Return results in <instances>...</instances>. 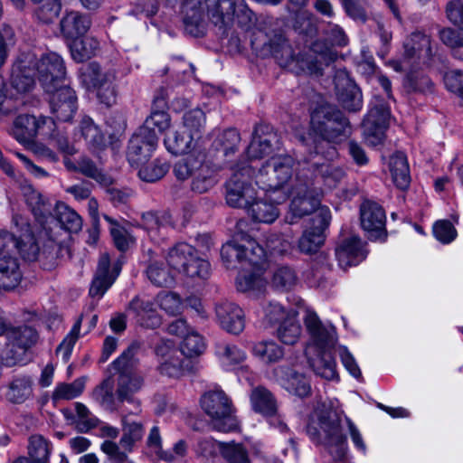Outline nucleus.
I'll use <instances>...</instances> for the list:
<instances>
[{
    "label": "nucleus",
    "mask_w": 463,
    "mask_h": 463,
    "mask_svg": "<svg viewBox=\"0 0 463 463\" xmlns=\"http://www.w3.org/2000/svg\"><path fill=\"white\" fill-rule=\"evenodd\" d=\"M295 160L288 155L271 156L254 175L255 184L266 197L276 203L291 197L290 211L294 217H303L315 212L319 206L320 190L315 187L314 180L308 177L309 170L302 169L296 175L290 189L285 185L291 179Z\"/></svg>",
    "instance_id": "f257e3e1"
},
{
    "label": "nucleus",
    "mask_w": 463,
    "mask_h": 463,
    "mask_svg": "<svg viewBox=\"0 0 463 463\" xmlns=\"http://www.w3.org/2000/svg\"><path fill=\"white\" fill-rule=\"evenodd\" d=\"M221 257L228 269L236 268L237 263L241 264V270L236 279L239 291L257 297L266 290V251L255 240L250 237L234 238L222 245Z\"/></svg>",
    "instance_id": "f03ea898"
},
{
    "label": "nucleus",
    "mask_w": 463,
    "mask_h": 463,
    "mask_svg": "<svg viewBox=\"0 0 463 463\" xmlns=\"http://www.w3.org/2000/svg\"><path fill=\"white\" fill-rule=\"evenodd\" d=\"M36 76L46 91H52L65 76L63 59L56 52H47L40 59L31 52L21 53L12 69L13 87L27 92L34 86Z\"/></svg>",
    "instance_id": "7ed1b4c3"
},
{
    "label": "nucleus",
    "mask_w": 463,
    "mask_h": 463,
    "mask_svg": "<svg viewBox=\"0 0 463 463\" xmlns=\"http://www.w3.org/2000/svg\"><path fill=\"white\" fill-rule=\"evenodd\" d=\"M254 171L250 165L238 166L226 184V202L234 208H245L251 218L259 222L271 223L279 215L276 203L252 186ZM262 194H264L262 192Z\"/></svg>",
    "instance_id": "20e7f679"
},
{
    "label": "nucleus",
    "mask_w": 463,
    "mask_h": 463,
    "mask_svg": "<svg viewBox=\"0 0 463 463\" xmlns=\"http://www.w3.org/2000/svg\"><path fill=\"white\" fill-rule=\"evenodd\" d=\"M343 411H338L325 404L318 405L311 412L307 425L310 439L322 445L335 460H341L345 454L347 442L343 432Z\"/></svg>",
    "instance_id": "39448f33"
},
{
    "label": "nucleus",
    "mask_w": 463,
    "mask_h": 463,
    "mask_svg": "<svg viewBox=\"0 0 463 463\" xmlns=\"http://www.w3.org/2000/svg\"><path fill=\"white\" fill-rule=\"evenodd\" d=\"M304 323L311 337V343L306 348L310 366L322 378L335 379V362L330 352L334 342V327L322 324L317 315L309 309L306 310Z\"/></svg>",
    "instance_id": "423d86ee"
},
{
    "label": "nucleus",
    "mask_w": 463,
    "mask_h": 463,
    "mask_svg": "<svg viewBox=\"0 0 463 463\" xmlns=\"http://www.w3.org/2000/svg\"><path fill=\"white\" fill-rule=\"evenodd\" d=\"M139 350L137 343H132L112 364L111 366L118 373L117 380V396L121 402L136 403L134 394L139 392L144 385V376L137 369L138 359L137 354Z\"/></svg>",
    "instance_id": "0eeeda50"
},
{
    "label": "nucleus",
    "mask_w": 463,
    "mask_h": 463,
    "mask_svg": "<svg viewBox=\"0 0 463 463\" xmlns=\"http://www.w3.org/2000/svg\"><path fill=\"white\" fill-rule=\"evenodd\" d=\"M200 404L216 430L230 432L238 429L232 400L220 387L215 386L204 392L201 396Z\"/></svg>",
    "instance_id": "6e6552de"
},
{
    "label": "nucleus",
    "mask_w": 463,
    "mask_h": 463,
    "mask_svg": "<svg viewBox=\"0 0 463 463\" xmlns=\"http://www.w3.org/2000/svg\"><path fill=\"white\" fill-rule=\"evenodd\" d=\"M174 173L182 181L192 178L191 188L199 194L206 193L218 183L216 171L204 162L203 154H191L181 159L175 165Z\"/></svg>",
    "instance_id": "1a4fd4ad"
},
{
    "label": "nucleus",
    "mask_w": 463,
    "mask_h": 463,
    "mask_svg": "<svg viewBox=\"0 0 463 463\" xmlns=\"http://www.w3.org/2000/svg\"><path fill=\"white\" fill-rule=\"evenodd\" d=\"M312 130L327 142H338L349 133V123L344 114L331 105L317 108L311 114Z\"/></svg>",
    "instance_id": "9d476101"
},
{
    "label": "nucleus",
    "mask_w": 463,
    "mask_h": 463,
    "mask_svg": "<svg viewBox=\"0 0 463 463\" xmlns=\"http://www.w3.org/2000/svg\"><path fill=\"white\" fill-rule=\"evenodd\" d=\"M13 222L16 227L14 233L0 229V245L11 253L16 249L21 257L26 260H35L39 255L40 247L31 225L22 215H14Z\"/></svg>",
    "instance_id": "9b49d317"
},
{
    "label": "nucleus",
    "mask_w": 463,
    "mask_h": 463,
    "mask_svg": "<svg viewBox=\"0 0 463 463\" xmlns=\"http://www.w3.org/2000/svg\"><path fill=\"white\" fill-rule=\"evenodd\" d=\"M81 83L96 92L99 100L110 107L117 100L116 73L112 70H102L96 62H90L80 69Z\"/></svg>",
    "instance_id": "f8f14e48"
},
{
    "label": "nucleus",
    "mask_w": 463,
    "mask_h": 463,
    "mask_svg": "<svg viewBox=\"0 0 463 463\" xmlns=\"http://www.w3.org/2000/svg\"><path fill=\"white\" fill-rule=\"evenodd\" d=\"M402 59L389 61L396 71L410 70L419 64H427L433 56L430 37L422 32L415 31L403 43Z\"/></svg>",
    "instance_id": "ddd939ff"
},
{
    "label": "nucleus",
    "mask_w": 463,
    "mask_h": 463,
    "mask_svg": "<svg viewBox=\"0 0 463 463\" xmlns=\"http://www.w3.org/2000/svg\"><path fill=\"white\" fill-rule=\"evenodd\" d=\"M389 120V107L383 100L375 98L363 123L364 138L369 146H376L383 143Z\"/></svg>",
    "instance_id": "4468645a"
},
{
    "label": "nucleus",
    "mask_w": 463,
    "mask_h": 463,
    "mask_svg": "<svg viewBox=\"0 0 463 463\" xmlns=\"http://www.w3.org/2000/svg\"><path fill=\"white\" fill-rule=\"evenodd\" d=\"M158 145V137L155 130L139 128L131 137L127 152V157L133 167L147 162Z\"/></svg>",
    "instance_id": "2eb2a0df"
},
{
    "label": "nucleus",
    "mask_w": 463,
    "mask_h": 463,
    "mask_svg": "<svg viewBox=\"0 0 463 463\" xmlns=\"http://www.w3.org/2000/svg\"><path fill=\"white\" fill-rule=\"evenodd\" d=\"M269 50L281 67L288 68L290 71L307 70L313 72L318 69L317 62L306 61L303 59L296 57L292 47L282 35H276L269 43Z\"/></svg>",
    "instance_id": "dca6fc26"
},
{
    "label": "nucleus",
    "mask_w": 463,
    "mask_h": 463,
    "mask_svg": "<svg viewBox=\"0 0 463 463\" xmlns=\"http://www.w3.org/2000/svg\"><path fill=\"white\" fill-rule=\"evenodd\" d=\"M207 13L223 24L238 19L239 23L251 20L252 13L243 0H212Z\"/></svg>",
    "instance_id": "f3484780"
},
{
    "label": "nucleus",
    "mask_w": 463,
    "mask_h": 463,
    "mask_svg": "<svg viewBox=\"0 0 463 463\" xmlns=\"http://www.w3.org/2000/svg\"><path fill=\"white\" fill-rule=\"evenodd\" d=\"M362 228L367 232L369 239L385 238L386 216L381 205L374 202L365 201L360 207Z\"/></svg>",
    "instance_id": "a211bd4d"
},
{
    "label": "nucleus",
    "mask_w": 463,
    "mask_h": 463,
    "mask_svg": "<svg viewBox=\"0 0 463 463\" xmlns=\"http://www.w3.org/2000/svg\"><path fill=\"white\" fill-rule=\"evenodd\" d=\"M215 317L218 325L227 333L239 335L245 328V313L233 302L223 300L217 303Z\"/></svg>",
    "instance_id": "6ab92c4d"
},
{
    "label": "nucleus",
    "mask_w": 463,
    "mask_h": 463,
    "mask_svg": "<svg viewBox=\"0 0 463 463\" xmlns=\"http://www.w3.org/2000/svg\"><path fill=\"white\" fill-rule=\"evenodd\" d=\"M330 220L329 209L321 208L314 218L316 226L310 230H306L299 239L298 248L301 252L312 254L318 250L325 241L324 229L327 227Z\"/></svg>",
    "instance_id": "aec40b11"
},
{
    "label": "nucleus",
    "mask_w": 463,
    "mask_h": 463,
    "mask_svg": "<svg viewBox=\"0 0 463 463\" xmlns=\"http://www.w3.org/2000/svg\"><path fill=\"white\" fill-rule=\"evenodd\" d=\"M50 104L52 112L61 121H69L72 118L77 109V97L75 91L68 86H57L52 88Z\"/></svg>",
    "instance_id": "412c9836"
},
{
    "label": "nucleus",
    "mask_w": 463,
    "mask_h": 463,
    "mask_svg": "<svg viewBox=\"0 0 463 463\" xmlns=\"http://www.w3.org/2000/svg\"><path fill=\"white\" fill-rule=\"evenodd\" d=\"M128 311L133 316L136 323L142 327L156 328L162 323L155 303L147 298L135 297L129 302Z\"/></svg>",
    "instance_id": "4be33fe9"
},
{
    "label": "nucleus",
    "mask_w": 463,
    "mask_h": 463,
    "mask_svg": "<svg viewBox=\"0 0 463 463\" xmlns=\"http://www.w3.org/2000/svg\"><path fill=\"white\" fill-rule=\"evenodd\" d=\"M366 257V251L359 237L344 238L335 248V258L340 268L345 269L358 265Z\"/></svg>",
    "instance_id": "5701e85b"
},
{
    "label": "nucleus",
    "mask_w": 463,
    "mask_h": 463,
    "mask_svg": "<svg viewBox=\"0 0 463 463\" xmlns=\"http://www.w3.org/2000/svg\"><path fill=\"white\" fill-rule=\"evenodd\" d=\"M180 5V13L185 30L197 35L200 32L199 27L202 24L205 13L209 8L212 0H176Z\"/></svg>",
    "instance_id": "b1692460"
},
{
    "label": "nucleus",
    "mask_w": 463,
    "mask_h": 463,
    "mask_svg": "<svg viewBox=\"0 0 463 463\" xmlns=\"http://www.w3.org/2000/svg\"><path fill=\"white\" fill-rule=\"evenodd\" d=\"M276 133L270 131L268 127H256L251 142L247 148V156L250 159H260L270 156L278 145Z\"/></svg>",
    "instance_id": "393cba45"
},
{
    "label": "nucleus",
    "mask_w": 463,
    "mask_h": 463,
    "mask_svg": "<svg viewBox=\"0 0 463 463\" xmlns=\"http://www.w3.org/2000/svg\"><path fill=\"white\" fill-rule=\"evenodd\" d=\"M273 374L276 381L288 392L299 397H306L310 393V383L305 375L284 365L274 368Z\"/></svg>",
    "instance_id": "a878e982"
},
{
    "label": "nucleus",
    "mask_w": 463,
    "mask_h": 463,
    "mask_svg": "<svg viewBox=\"0 0 463 463\" xmlns=\"http://www.w3.org/2000/svg\"><path fill=\"white\" fill-rule=\"evenodd\" d=\"M110 260L107 253L100 256L96 275L90 288V295L92 298H100L111 287L119 274L120 268L115 266L109 273Z\"/></svg>",
    "instance_id": "bb28decb"
},
{
    "label": "nucleus",
    "mask_w": 463,
    "mask_h": 463,
    "mask_svg": "<svg viewBox=\"0 0 463 463\" xmlns=\"http://www.w3.org/2000/svg\"><path fill=\"white\" fill-rule=\"evenodd\" d=\"M22 280L18 259L0 245V289L12 290Z\"/></svg>",
    "instance_id": "cd10ccee"
},
{
    "label": "nucleus",
    "mask_w": 463,
    "mask_h": 463,
    "mask_svg": "<svg viewBox=\"0 0 463 463\" xmlns=\"http://www.w3.org/2000/svg\"><path fill=\"white\" fill-rule=\"evenodd\" d=\"M61 34L69 41L84 36L91 26L90 16L78 11L67 12L60 22Z\"/></svg>",
    "instance_id": "c85d7f7f"
},
{
    "label": "nucleus",
    "mask_w": 463,
    "mask_h": 463,
    "mask_svg": "<svg viewBox=\"0 0 463 463\" xmlns=\"http://www.w3.org/2000/svg\"><path fill=\"white\" fill-rule=\"evenodd\" d=\"M195 139L179 125L170 128L165 135L164 145L166 150L175 156L184 155L194 147Z\"/></svg>",
    "instance_id": "c756f323"
},
{
    "label": "nucleus",
    "mask_w": 463,
    "mask_h": 463,
    "mask_svg": "<svg viewBox=\"0 0 463 463\" xmlns=\"http://www.w3.org/2000/svg\"><path fill=\"white\" fill-rule=\"evenodd\" d=\"M5 400L12 404H23L33 395V380L28 375L14 377L5 386Z\"/></svg>",
    "instance_id": "7c9ffc66"
},
{
    "label": "nucleus",
    "mask_w": 463,
    "mask_h": 463,
    "mask_svg": "<svg viewBox=\"0 0 463 463\" xmlns=\"http://www.w3.org/2000/svg\"><path fill=\"white\" fill-rule=\"evenodd\" d=\"M312 170L310 168L307 169L309 170L308 177L314 180V185L320 190V193H322V190L317 186L320 182L319 178L323 181L325 185L332 188L335 187L345 176V171L341 167L331 164H319L317 162L312 165ZM321 196L322 194H320L319 199Z\"/></svg>",
    "instance_id": "2f4dec72"
},
{
    "label": "nucleus",
    "mask_w": 463,
    "mask_h": 463,
    "mask_svg": "<svg viewBox=\"0 0 463 463\" xmlns=\"http://www.w3.org/2000/svg\"><path fill=\"white\" fill-rule=\"evenodd\" d=\"M142 226L153 241L165 236L166 230L172 226V216L167 212H147L142 214Z\"/></svg>",
    "instance_id": "473e14b6"
},
{
    "label": "nucleus",
    "mask_w": 463,
    "mask_h": 463,
    "mask_svg": "<svg viewBox=\"0 0 463 463\" xmlns=\"http://www.w3.org/2000/svg\"><path fill=\"white\" fill-rule=\"evenodd\" d=\"M196 253L197 250L192 245L178 242L168 250L165 260L171 269L181 273Z\"/></svg>",
    "instance_id": "72a5a7b5"
},
{
    "label": "nucleus",
    "mask_w": 463,
    "mask_h": 463,
    "mask_svg": "<svg viewBox=\"0 0 463 463\" xmlns=\"http://www.w3.org/2000/svg\"><path fill=\"white\" fill-rule=\"evenodd\" d=\"M69 48L72 59L83 62L99 52V42L92 36L75 38L71 40Z\"/></svg>",
    "instance_id": "f704fd0d"
},
{
    "label": "nucleus",
    "mask_w": 463,
    "mask_h": 463,
    "mask_svg": "<svg viewBox=\"0 0 463 463\" xmlns=\"http://www.w3.org/2000/svg\"><path fill=\"white\" fill-rule=\"evenodd\" d=\"M250 401L252 409L264 416H272L277 411L275 397L263 386H257L252 389Z\"/></svg>",
    "instance_id": "c9c22d12"
},
{
    "label": "nucleus",
    "mask_w": 463,
    "mask_h": 463,
    "mask_svg": "<svg viewBox=\"0 0 463 463\" xmlns=\"http://www.w3.org/2000/svg\"><path fill=\"white\" fill-rule=\"evenodd\" d=\"M166 107L167 103L164 97H156L153 101L152 112L141 128H146L147 130H154L153 128H156L159 132L168 129L171 118L165 110Z\"/></svg>",
    "instance_id": "e433bc0d"
},
{
    "label": "nucleus",
    "mask_w": 463,
    "mask_h": 463,
    "mask_svg": "<svg viewBox=\"0 0 463 463\" xmlns=\"http://www.w3.org/2000/svg\"><path fill=\"white\" fill-rule=\"evenodd\" d=\"M251 353L260 362L269 364L279 362L284 356V349L274 340H261L253 344Z\"/></svg>",
    "instance_id": "4c0bfd02"
},
{
    "label": "nucleus",
    "mask_w": 463,
    "mask_h": 463,
    "mask_svg": "<svg viewBox=\"0 0 463 463\" xmlns=\"http://www.w3.org/2000/svg\"><path fill=\"white\" fill-rule=\"evenodd\" d=\"M37 337V332L28 326L11 327L6 331L7 341L24 354L36 343Z\"/></svg>",
    "instance_id": "58836bf2"
},
{
    "label": "nucleus",
    "mask_w": 463,
    "mask_h": 463,
    "mask_svg": "<svg viewBox=\"0 0 463 463\" xmlns=\"http://www.w3.org/2000/svg\"><path fill=\"white\" fill-rule=\"evenodd\" d=\"M37 118L34 116H18L14 122V137L22 144L30 142L37 136Z\"/></svg>",
    "instance_id": "ea45409f"
},
{
    "label": "nucleus",
    "mask_w": 463,
    "mask_h": 463,
    "mask_svg": "<svg viewBox=\"0 0 463 463\" xmlns=\"http://www.w3.org/2000/svg\"><path fill=\"white\" fill-rule=\"evenodd\" d=\"M240 142L241 136L239 132L235 128H228L215 134L212 146L216 151L222 152L223 156L227 157L238 150Z\"/></svg>",
    "instance_id": "a19ab883"
},
{
    "label": "nucleus",
    "mask_w": 463,
    "mask_h": 463,
    "mask_svg": "<svg viewBox=\"0 0 463 463\" xmlns=\"http://www.w3.org/2000/svg\"><path fill=\"white\" fill-rule=\"evenodd\" d=\"M390 171L395 185L403 190L411 182L409 165L406 156L402 153H397L390 159Z\"/></svg>",
    "instance_id": "79ce46f5"
},
{
    "label": "nucleus",
    "mask_w": 463,
    "mask_h": 463,
    "mask_svg": "<svg viewBox=\"0 0 463 463\" xmlns=\"http://www.w3.org/2000/svg\"><path fill=\"white\" fill-rule=\"evenodd\" d=\"M290 317H298L294 308H286L277 301H269L262 305V323L274 326Z\"/></svg>",
    "instance_id": "37998d69"
},
{
    "label": "nucleus",
    "mask_w": 463,
    "mask_h": 463,
    "mask_svg": "<svg viewBox=\"0 0 463 463\" xmlns=\"http://www.w3.org/2000/svg\"><path fill=\"white\" fill-rule=\"evenodd\" d=\"M25 195L26 202L32 208L35 219L43 229L47 230L45 222L54 220V217L51 213V206L43 201L41 194L35 190L30 188V191Z\"/></svg>",
    "instance_id": "c03bdc74"
},
{
    "label": "nucleus",
    "mask_w": 463,
    "mask_h": 463,
    "mask_svg": "<svg viewBox=\"0 0 463 463\" xmlns=\"http://www.w3.org/2000/svg\"><path fill=\"white\" fill-rule=\"evenodd\" d=\"M57 215V219L54 218L52 222H45V225L56 222L70 232H78L81 230V217L73 209L64 204L58 205Z\"/></svg>",
    "instance_id": "a18cd8bd"
},
{
    "label": "nucleus",
    "mask_w": 463,
    "mask_h": 463,
    "mask_svg": "<svg viewBox=\"0 0 463 463\" xmlns=\"http://www.w3.org/2000/svg\"><path fill=\"white\" fill-rule=\"evenodd\" d=\"M222 366L225 370H232L235 365L245 361L246 352L233 345H221L216 350Z\"/></svg>",
    "instance_id": "49530a36"
},
{
    "label": "nucleus",
    "mask_w": 463,
    "mask_h": 463,
    "mask_svg": "<svg viewBox=\"0 0 463 463\" xmlns=\"http://www.w3.org/2000/svg\"><path fill=\"white\" fill-rule=\"evenodd\" d=\"M123 435L120 444L128 450H131L134 443L140 440L144 435V427L141 422L129 420L127 415L122 416Z\"/></svg>",
    "instance_id": "de8ad7c7"
},
{
    "label": "nucleus",
    "mask_w": 463,
    "mask_h": 463,
    "mask_svg": "<svg viewBox=\"0 0 463 463\" xmlns=\"http://www.w3.org/2000/svg\"><path fill=\"white\" fill-rule=\"evenodd\" d=\"M52 452L51 442L42 435H32L28 443V456L38 463H48Z\"/></svg>",
    "instance_id": "09e8293b"
},
{
    "label": "nucleus",
    "mask_w": 463,
    "mask_h": 463,
    "mask_svg": "<svg viewBox=\"0 0 463 463\" xmlns=\"http://www.w3.org/2000/svg\"><path fill=\"white\" fill-rule=\"evenodd\" d=\"M80 128L81 136L93 149H102L105 147V137L90 118H82Z\"/></svg>",
    "instance_id": "8fccbe9b"
},
{
    "label": "nucleus",
    "mask_w": 463,
    "mask_h": 463,
    "mask_svg": "<svg viewBox=\"0 0 463 463\" xmlns=\"http://www.w3.org/2000/svg\"><path fill=\"white\" fill-rule=\"evenodd\" d=\"M297 317L286 318L277 330L278 338L285 345H295L300 338L302 329Z\"/></svg>",
    "instance_id": "3c124183"
},
{
    "label": "nucleus",
    "mask_w": 463,
    "mask_h": 463,
    "mask_svg": "<svg viewBox=\"0 0 463 463\" xmlns=\"http://www.w3.org/2000/svg\"><path fill=\"white\" fill-rule=\"evenodd\" d=\"M146 272L148 279L157 287H171L175 283L174 274L157 260H151Z\"/></svg>",
    "instance_id": "603ef678"
},
{
    "label": "nucleus",
    "mask_w": 463,
    "mask_h": 463,
    "mask_svg": "<svg viewBox=\"0 0 463 463\" xmlns=\"http://www.w3.org/2000/svg\"><path fill=\"white\" fill-rule=\"evenodd\" d=\"M298 283V276L295 270L289 266L278 267L271 279V285L278 290L288 291Z\"/></svg>",
    "instance_id": "864d4df0"
},
{
    "label": "nucleus",
    "mask_w": 463,
    "mask_h": 463,
    "mask_svg": "<svg viewBox=\"0 0 463 463\" xmlns=\"http://www.w3.org/2000/svg\"><path fill=\"white\" fill-rule=\"evenodd\" d=\"M85 383V377L78 378L70 383H58L52 392V400H72L77 398L84 391Z\"/></svg>",
    "instance_id": "5fc2aeb1"
},
{
    "label": "nucleus",
    "mask_w": 463,
    "mask_h": 463,
    "mask_svg": "<svg viewBox=\"0 0 463 463\" xmlns=\"http://www.w3.org/2000/svg\"><path fill=\"white\" fill-rule=\"evenodd\" d=\"M64 165L69 170L80 172L82 175L99 182L103 181L104 176L99 169L90 158L86 156H81L77 162H73L69 157L65 156Z\"/></svg>",
    "instance_id": "6e6d98bb"
},
{
    "label": "nucleus",
    "mask_w": 463,
    "mask_h": 463,
    "mask_svg": "<svg viewBox=\"0 0 463 463\" xmlns=\"http://www.w3.org/2000/svg\"><path fill=\"white\" fill-rule=\"evenodd\" d=\"M138 168L140 179L147 183H153L165 176L169 170V165L165 161L156 159L148 165H139Z\"/></svg>",
    "instance_id": "4d7b16f0"
},
{
    "label": "nucleus",
    "mask_w": 463,
    "mask_h": 463,
    "mask_svg": "<svg viewBox=\"0 0 463 463\" xmlns=\"http://www.w3.org/2000/svg\"><path fill=\"white\" fill-rule=\"evenodd\" d=\"M205 348L206 344L203 337L194 329L184 335L181 344V353L187 357L199 356Z\"/></svg>",
    "instance_id": "13d9d810"
},
{
    "label": "nucleus",
    "mask_w": 463,
    "mask_h": 463,
    "mask_svg": "<svg viewBox=\"0 0 463 463\" xmlns=\"http://www.w3.org/2000/svg\"><path fill=\"white\" fill-rule=\"evenodd\" d=\"M205 124V115L200 109H194L185 112L183 116V123L179 126L196 138L201 135Z\"/></svg>",
    "instance_id": "bf43d9fd"
},
{
    "label": "nucleus",
    "mask_w": 463,
    "mask_h": 463,
    "mask_svg": "<svg viewBox=\"0 0 463 463\" xmlns=\"http://www.w3.org/2000/svg\"><path fill=\"white\" fill-rule=\"evenodd\" d=\"M104 219L111 225L110 234L116 247L121 251L127 250L134 242L133 236L110 216L104 215Z\"/></svg>",
    "instance_id": "052dcab7"
},
{
    "label": "nucleus",
    "mask_w": 463,
    "mask_h": 463,
    "mask_svg": "<svg viewBox=\"0 0 463 463\" xmlns=\"http://www.w3.org/2000/svg\"><path fill=\"white\" fill-rule=\"evenodd\" d=\"M220 451L229 463H250L247 450L242 444L235 442L220 443Z\"/></svg>",
    "instance_id": "680f3d73"
},
{
    "label": "nucleus",
    "mask_w": 463,
    "mask_h": 463,
    "mask_svg": "<svg viewBox=\"0 0 463 463\" xmlns=\"http://www.w3.org/2000/svg\"><path fill=\"white\" fill-rule=\"evenodd\" d=\"M181 273L191 279H206L210 275V263L196 253Z\"/></svg>",
    "instance_id": "e2e57ef3"
},
{
    "label": "nucleus",
    "mask_w": 463,
    "mask_h": 463,
    "mask_svg": "<svg viewBox=\"0 0 463 463\" xmlns=\"http://www.w3.org/2000/svg\"><path fill=\"white\" fill-rule=\"evenodd\" d=\"M158 371L162 375L170 378H179L183 375L184 365L181 354H173L170 356L160 361Z\"/></svg>",
    "instance_id": "0e129e2a"
},
{
    "label": "nucleus",
    "mask_w": 463,
    "mask_h": 463,
    "mask_svg": "<svg viewBox=\"0 0 463 463\" xmlns=\"http://www.w3.org/2000/svg\"><path fill=\"white\" fill-rule=\"evenodd\" d=\"M294 29L299 34L313 39L317 33V19L306 12L299 13L296 16Z\"/></svg>",
    "instance_id": "69168bd1"
},
{
    "label": "nucleus",
    "mask_w": 463,
    "mask_h": 463,
    "mask_svg": "<svg viewBox=\"0 0 463 463\" xmlns=\"http://www.w3.org/2000/svg\"><path fill=\"white\" fill-rule=\"evenodd\" d=\"M92 399L105 409H112L114 405L113 383L109 379L103 381L91 394Z\"/></svg>",
    "instance_id": "338daca9"
},
{
    "label": "nucleus",
    "mask_w": 463,
    "mask_h": 463,
    "mask_svg": "<svg viewBox=\"0 0 463 463\" xmlns=\"http://www.w3.org/2000/svg\"><path fill=\"white\" fill-rule=\"evenodd\" d=\"M81 319H82L81 317H79V319L73 325L71 331L68 333V335L64 337L62 342L57 347L56 352H57V354L61 355L64 362H67L69 360V358L71 354L73 346L79 338L80 326H81Z\"/></svg>",
    "instance_id": "774afa93"
}]
</instances>
